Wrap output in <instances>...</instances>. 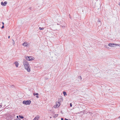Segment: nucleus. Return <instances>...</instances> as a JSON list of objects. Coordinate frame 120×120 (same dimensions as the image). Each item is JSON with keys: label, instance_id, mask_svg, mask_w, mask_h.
<instances>
[{"label": "nucleus", "instance_id": "nucleus-6", "mask_svg": "<svg viewBox=\"0 0 120 120\" xmlns=\"http://www.w3.org/2000/svg\"><path fill=\"white\" fill-rule=\"evenodd\" d=\"M7 4V2L6 1H5L4 3H3V2H1V4L3 6H5Z\"/></svg>", "mask_w": 120, "mask_h": 120}, {"label": "nucleus", "instance_id": "nucleus-28", "mask_svg": "<svg viewBox=\"0 0 120 120\" xmlns=\"http://www.w3.org/2000/svg\"><path fill=\"white\" fill-rule=\"evenodd\" d=\"M62 26L63 27H65V26Z\"/></svg>", "mask_w": 120, "mask_h": 120}, {"label": "nucleus", "instance_id": "nucleus-29", "mask_svg": "<svg viewBox=\"0 0 120 120\" xmlns=\"http://www.w3.org/2000/svg\"><path fill=\"white\" fill-rule=\"evenodd\" d=\"M17 118H18V116H17Z\"/></svg>", "mask_w": 120, "mask_h": 120}, {"label": "nucleus", "instance_id": "nucleus-20", "mask_svg": "<svg viewBox=\"0 0 120 120\" xmlns=\"http://www.w3.org/2000/svg\"><path fill=\"white\" fill-rule=\"evenodd\" d=\"M2 24L3 25H4V22H2Z\"/></svg>", "mask_w": 120, "mask_h": 120}, {"label": "nucleus", "instance_id": "nucleus-24", "mask_svg": "<svg viewBox=\"0 0 120 120\" xmlns=\"http://www.w3.org/2000/svg\"><path fill=\"white\" fill-rule=\"evenodd\" d=\"M10 38V36H8V38Z\"/></svg>", "mask_w": 120, "mask_h": 120}, {"label": "nucleus", "instance_id": "nucleus-23", "mask_svg": "<svg viewBox=\"0 0 120 120\" xmlns=\"http://www.w3.org/2000/svg\"><path fill=\"white\" fill-rule=\"evenodd\" d=\"M1 105H0V108H1Z\"/></svg>", "mask_w": 120, "mask_h": 120}, {"label": "nucleus", "instance_id": "nucleus-14", "mask_svg": "<svg viewBox=\"0 0 120 120\" xmlns=\"http://www.w3.org/2000/svg\"><path fill=\"white\" fill-rule=\"evenodd\" d=\"M19 117L20 118H22V119H23V116H19Z\"/></svg>", "mask_w": 120, "mask_h": 120}, {"label": "nucleus", "instance_id": "nucleus-3", "mask_svg": "<svg viewBox=\"0 0 120 120\" xmlns=\"http://www.w3.org/2000/svg\"><path fill=\"white\" fill-rule=\"evenodd\" d=\"M30 103L31 101L30 100L24 101L22 102V103L23 104H25L26 105H29L30 104Z\"/></svg>", "mask_w": 120, "mask_h": 120}, {"label": "nucleus", "instance_id": "nucleus-21", "mask_svg": "<svg viewBox=\"0 0 120 120\" xmlns=\"http://www.w3.org/2000/svg\"><path fill=\"white\" fill-rule=\"evenodd\" d=\"M61 120H63V118H61Z\"/></svg>", "mask_w": 120, "mask_h": 120}, {"label": "nucleus", "instance_id": "nucleus-16", "mask_svg": "<svg viewBox=\"0 0 120 120\" xmlns=\"http://www.w3.org/2000/svg\"><path fill=\"white\" fill-rule=\"evenodd\" d=\"M70 106L71 107L72 106V105L71 103H70Z\"/></svg>", "mask_w": 120, "mask_h": 120}, {"label": "nucleus", "instance_id": "nucleus-5", "mask_svg": "<svg viewBox=\"0 0 120 120\" xmlns=\"http://www.w3.org/2000/svg\"><path fill=\"white\" fill-rule=\"evenodd\" d=\"M26 59L29 61H31L33 60L31 56H26Z\"/></svg>", "mask_w": 120, "mask_h": 120}, {"label": "nucleus", "instance_id": "nucleus-7", "mask_svg": "<svg viewBox=\"0 0 120 120\" xmlns=\"http://www.w3.org/2000/svg\"><path fill=\"white\" fill-rule=\"evenodd\" d=\"M40 118V116L38 115H37L36 117L34 118L33 120H38Z\"/></svg>", "mask_w": 120, "mask_h": 120}, {"label": "nucleus", "instance_id": "nucleus-22", "mask_svg": "<svg viewBox=\"0 0 120 120\" xmlns=\"http://www.w3.org/2000/svg\"><path fill=\"white\" fill-rule=\"evenodd\" d=\"M13 42H14V44H15V41H14L13 40Z\"/></svg>", "mask_w": 120, "mask_h": 120}, {"label": "nucleus", "instance_id": "nucleus-1", "mask_svg": "<svg viewBox=\"0 0 120 120\" xmlns=\"http://www.w3.org/2000/svg\"><path fill=\"white\" fill-rule=\"evenodd\" d=\"M23 63L25 69L28 72H30V67L28 62L26 60H23Z\"/></svg>", "mask_w": 120, "mask_h": 120}, {"label": "nucleus", "instance_id": "nucleus-25", "mask_svg": "<svg viewBox=\"0 0 120 120\" xmlns=\"http://www.w3.org/2000/svg\"><path fill=\"white\" fill-rule=\"evenodd\" d=\"M119 5L120 6V2L119 3Z\"/></svg>", "mask_w": 120, "mask_h": 120}, {"label": "nucleus", "instance_id": "nucleus-9", "mask_svg": "<svg viewBox=\"0 0 120 120\" xmlns=\"http://www.w3.org/2000/svg\"><path fill=\"white\" fill-rule=\"evenodd\" d=\"M27 43L26 42H25L23 44V45L24 46H26L27 45Z\"/></svg>", "mask_w": 120, "mask_h": 120}, {"label": "nucleus", "instance_id": "nucleus-11", "mask_svg": "<svg viewBox=\"0 0 120 120\" xmlns=\"http://www.w3.org/2000/svg\"><path fill=\"white\" fill-rule=\"evenodd\" d=\"M39 29L40 30H43L44 29V28H41V27H39Z\"/></svg>", "mask_w": 120, "mask_h": 120}, {"label": "nucleus", "instance_id": "nucleus-13", "mask_svg": "<svg viewBox=\"0 0 120 120\" xmlns=\"http://www.w3.org/2000/svg\"><path fill=\"white\" fill-rule=\"evenodd\" d=\"M58 114H55L54 116V117L55 118L56 117L58 116Z\"/></svg>", "mask_w": 120, "mask_h": 120}, {"label": "nucleus", "instance_id": "nucleus-27", "mask_svg": "<svg viewBox=\"0 0 120 120\" xmlns=\"http://www.w3.org/2000/svg\"><path fill=\"white\" fill-rule=\"evenodd\" d=\"M98 21L99 22H100V20H99Z\"/></svg>", "mask_w": 120, "mask_h": 120}, {"label": "nucleus", "instance_id": "nucleus-10", "mask_svg": "<svg viewBox=\"0 0 120 120\" xmlns=\"http://www.w3.org/2000/svg\"><path fill=\"white\" fill-rule=\"evenodd\" d=\"M63 93L64 94V96H65V95H67V94H66V93L65 91L63 92Z\"/></svg>", "mask_w": 120, "mask_h": 120}, {"label": "nucleus", "instance_id": "nucleus-30", "mask_svg": "<svg viewBox=\"0 0 120 120\" xmlns=\"http://www.w3.org/2000/svg\"><path fill=\"white\" fill-rule=\"evenodd\" d=\"M119 118H120V116L119 117Z\"/></svg>", "mask_w": 120, "mask_h": 120}, {"label": "nucleus", "instance_id": "nucleus-15", "mask_svg": "<svg viewBox=\"0 0 120 120\" xmlns=\"http://www.w3.org/2000/svg\"><path fill=\"white\" fill-rule=\"evenodd\" d=\"M78 78L79 79H80V80H81V79H82V78L81 76H79L78 77Z\"/></svg>", "mask_w": 120, "mask_h": 120}, {"label": "nucleus", "instance_id": "nucleus-17", "mask_svg": "<svg viewBox=\"0 0 120 120\" xmlns=\"http://www.w3.org/2000/svg\"><path fill=\"white\" fill-rule=\"evenodd\" d=\"M4 26H3L2 27V28L3 29V28H4Z\"/></svg>", "mask_w": 120, "mask_h": 120}, {"label": "nucleus", "instance_id": "nucleus-26", "mask_svg": "<svg viewBox=\"0 0 120 120\" xmlns=\"http://www.w3.org/2000/svg\"><path fill=\"white\" fill-rule=\"evenodd\" d=\"M31 7H30V8H29V9H30V10H31Z\"/></svg>", "mask_w": 120, "mask_h": 120}, {"label": "nucleus", "instance_id": "nucleus-2", "mask_svg": "<svg viewBox=\"0 0 120 120\" xmlns=\"http://www.w3.org/2000/svg\"><path fill=\"white\" fill-rule=\"evenodd\" d=\"M109 46L111 47H115V46H120V44H117L115 43H109L108 45Z\"/></svg>", "mask_w": 120, "mask_h": 120}, {"label": "nucleus", "instance_id": "nucleus-8", "mask_svg": "<svg viewBox=\"0 0 120 120\" xmlns=\"http://www.w3.org/2000/svg\"><path fill=\"white\" fill-rule=\"evenodd\" d=\"M14 64H15L16 67H18V66L19 63L17 61L15 62Z\"/></svg>", "mask_w": 120, "mask_h": 120}, {"label": "nucleus", "instance_id": "nucleus-18", "mask_svg": "<svg viewBox=\"0 0 120 120\" xmlns=\"http://www.w3.org/2000/svg\"><path fill=\"white\" fill-rule=\"evenodd\" d=\"M36 97L37 98H38L39 97L37 95V96H36Z\"/></svg>", "mask_w": 120, "mask_h": 120}, {"label": "nucleus", "instance_id": "nucleus-19", "mask_svg": "<svg viewBox=\"0 0 120 120\" xmlns=\"http://www.w3.org/2000/svg\"><path fill=\"white\" fill-rule=\"evenodd\" d=\"M65 120H68V119H66V118H65Z\"/></svg>", "mask_w": 120, "mask_h": 120}, {"label": "nucleus", "instance_id": "nucleus-4", "mask_svg": "<svg viewBox=\"0 0 120 120\" xmlns=\"http://www.w3.org/2000/svg\"><path fill=\"white\" fill-rule=\"evenodd\" d=\"M60 105V103L59 102H56V105L54 106V107L55 108H57Z\"/></svg>", "mask_w": 120, "mask_h": 120}, {"label": "nucleus", "instance_id": "nucleus-12", "mask_svg": "<svg viewBox=\"0 0 120 120\" xmlns=\"http://www.w3.org/2000/svg\"><path fill=\"white\" fill-rule=\"evenodd\" d=\"M33 94L34 96H35V95H38V93H36V94L35 93H33Z\"/></svg>", "mask_w": 120, "mask_h": 120}]
</instances>
